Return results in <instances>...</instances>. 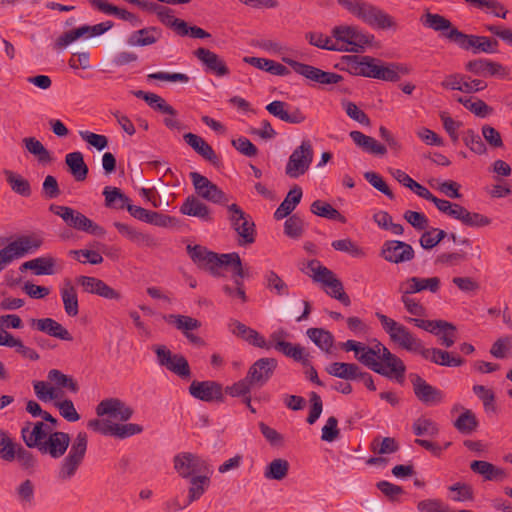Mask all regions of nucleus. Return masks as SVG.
Returning a JSON list of instances; mask_svg holds the SVG:
<instances>
[{
    "label": "nucleus",
    "instance_id": "8",
    "mask_svg": "<svg viewBox=\"0 0 512 512\" xmlns=\"http://www.w3.org/2000/svg\"><path fill=\"white\" fill-rule=\"evenodd\" d=\"M49 210L59 216L71 228L94 236H104L106 233L103 227L71 207L51 204Z\"/></svg>",
    "mask_w": 512,
    "mask_h": 512
},
{
    "label": "nucleus",
    "instance_id": "5",
    "mask_svg": "<svg viewBox=\"0 0 512 512\" xmlns=\"http://www.w3.org/2000/svg\"><path fill=\"white\" fill-rule=\"evenodd\" d=\"M348 69L351 73L384 81H397L398 72L393 66H383L381 61L370 56H348Z\"/></svg>",
    "mask_w": 512,
    "mask_h": 512
},
{
    "label": "nucleus",
    "instance_id": "2",
    "mask_svg": "<svg viewBox=\"0 0 512 512\" xmlns=\"http://www.w3.org/2000/svg\"><path fill=\"white\" fill-rule=\"evenodd\" d=\"M346 351H353L361 364L389 379L402 383L406 372L404 362L380 341L374 340L371 346L355 340H347L341 344Z\"/></svg>",
    "mask_w": 512,
    "mask_h": 512
},
{
    "label": "nucleus",
    "instance_id": "11",
    "mask_svg": "<svg viewBox=\"0 0 512 512\" xmlns=\"http://www.w3.org/2000/svg\"><path fill=\"white\" fill-rule=\"evenodd\" d=\"M189 177L198 197L219 205H227L229 198L216 184L198 172H190Z\"/></svg>",
    "mask_w": 512,
    "mask_h": 512
},
{
    "label": "nucleus",
    "instance_id": "43",
    "mask_svg": "<svg viewBox=\"0 0 512 512\" xmlns=\"http://www.w3.org/2000/svg\"><path fill=\"white\" fill-rule=\"evenodd\" d=\"M61 270V261L52 255L34 258V275H54Z\"/></svg>",
    "mask_w": 512,
    "mask_h": 512
},
{
    "label": "nucleus",
    "instance_id": "49",
    "mask_svg": "<svg viewBox=\"0 0 512 512\" xmlns=\"http://www.w3.org/2000/svg\"><path fill=\"white\" fill-rule=\"evenodd\" d=\"M189 479L190 487L188 490V501L185 506L190 505L192 502L200 499V497L205 493L210 483V478L207 475L193 476Z\"/></svg>",
    "mask_w": 512,
    "mask_h": 512
},
{
    "label": "nucleus",
    "instance_id": "42",
    "mask_svg": "<svg viewBox=\"0 0 512 512\" xmlns=\"http://www.w3.org/2000/svg\"><path fill=\"white\" fill-rule=\"evenodd\" d=\"M65 162L76 181H84L88 175V167L83 154L79 151L68 153Z\"/></svg>",
    "mask_w": 512,
    "mask_h": 512
},
{
    "label": "nucleus",
    "instance_id": "13",
    "mask_svg": "<svg viewBox=\"0 0 512 512\" xmlns=\"http://www.w3.org/2000/svg\"><path fill=\"white\" fill-rule=\"evenodd\" d=\"M223 266H232L233 274L239 277H246L241 259L238 253H228V254H217L212 252L207 254L205 261L200 265V268L207 269L214 276L218 275V268Z\"/></svg>",
    "mask_w": 512,
    "mask_h": 512
},
{
    "label": "nucleus",
    "instance_id": "18",
    "mask_svg": "<svg viewBox=\"0 0 512 512\" xmlns=\"http://www.w3.org/2000/svg\"><path fill=\"white\" fill-rule=\"evenodd\" d=\"M83 291L89 294H95L107 300L119 301L122 298L121 293L110 287L103 280L93 276H79L76 278Z\"/></svg>",
    "mask_w": 512,
    "mask_h": 512
},
{
    "label": "nucleus",
    "instance_id": "33",
    "mask_svg": "<svg viewBox=\"0 0 512 512\" xmlns=\"http://www.w3.org/2000/svg\"><path fill=\"white\" fill-rule=\"evenodd\" d=\"M470 469L488 481H502L507 478V473L503 468L497 467L490 462L475 460L471 462Z\"/></svg>",
    "mask_w": 512,
    "mask_h": 512
},
{
    "label": "nucleus",
    "instance_id": "9",
    "mask_svg": "<svg viewBox=\"0 0 512 512\" xmlns=\"http://www.w3.org/2000/svg\"><path fill=\"white\" fill-rule=\"evenodd\" d=\"M314 157V151L310 140H303L293 150L285 166V174L291 179L303 176L310 168Z\"/></svg>",
    "mask_w": 512,
    "mask_h": 512
},
{
    "label": "nucleus",
    "instance_id": "37",
    "mask_svg": "<svg viewBox=\"0 0 512 512\" xmlns=\"http://www.w3.org/2000/svg\"><path fill=\"white\" fill-rule=\"evenodd\" d=\"M349 136L364 152L373 155H384L387 152L384 145L378 143L373 137L367 136L360 131L353 130L349 133Z\"/></svg>",
    "mask_w": 512,
    "mask_h": 512
},
{
    "label": "nucleus",
    "instance_id": "15",
    "mask_svg": "<svg viewBox=\"0 0 512 512\" xmlns=\"http://www.w3.org/2000/svg\"><path fill=\"white\" fill-rule=\"evenodd\" d=\"M174 468L182 478L189 479L207 470V464L201 457L184 452L174 457Z\"/></svg>",
    "mask_w": 512,
    "mask_h": 512
},
{
    "label": "nucleus",
    "instance_id": "56",
    "mask_svg": "<svg viewBox=\"0 0 512 512\" xmlns=\"http://www.w3.org/2000/svg\"><path fill=\"white\" fill-rule=\"evenodd\" d=\"M413 433L416 436H436L439 433V428L436 422L430 418L419 417L412 424Z\"/></svg>",
    "mask_w": 512,
    "mask_h": 512
},
{
    "label": "nucleus",
    "instance_id": "64",
    "mask_svg": "<svg viewBox=\"0 0 512 512\" xmlns=\"http://www.w3.org/2000/svg\"><path fill=\"white\" fill-rule=\"evenodd\" d=\"M342 106L351 119L354 121L364 125V126H370L371 121L368 115L362 111L355 103L350 101H345L342 103Z\"/></svg>",
    "mask_w": 512,
    "mask_h": 512
},
{
    "label": "nucleus",
    "instance_id": "27",
    "mask_svg": "<svg viewBox=\"0 0 512 512\" xmlns=\"http://www.w3.org/2000/svg\"><path fill=\"white\" fill-rule=\"evenodd\" d=\"M421 22L425 27L439 32L441 37L453 43L456 42V39L452 34L454 32H461L453 26L450 20L440 14L427 12L421 18Z\"/></svg>",
    "mask_w": 512,
    "mask_h": 512
},
{
    "label": "nucleus",
    "instance_id": "38",
    "mask_svg": "<svg viewBox=\"0 0 512 512\" xmlns=\"http://www.w3.org/2000/svg\"><path fill=\"white\" fill-rule=\"evenodd\" d=\"M303 192L301 187L295 185L286 195L284 201L278 206L274 212V218L281 220L292 213L296 206L300 203Z\"/></svg>",
    "mask_w": 512,
    "mask_h": 512
},
{
    "label": "nucleus",
    "instance_id": "14",
    "mask_svg": "<svg viewBox=\"0 0 512 512\" xmlns=\"http://www.w3.org/2000/svg\"><path fill=\"white\" fill-rule=\"evenodd\" d=\"M457 44L461 49L472 50L474 54L494 53L497 51L498 42L486 36L468 35L463 32H454Z\"/></svg>",
    "mask_w": 512,
    "mask_h": 512
},
{
    "label": "nucleus",
    "instance_id": "36",
    "mask_svg": "<svg viewBox=\"0 0 512 512\" xmlns=\"http://www.w3.org/2000/svg\"><path fill=\"white\" fill-rule=\"evenodd\" d=\"M465 69L477 76L486 77L500 74L503 66L488 59H476L467 62Z\"/></svg>",
    "mask_w": 512,
    "mask_h": 512
},
{
    "label": "nucleus",
    "instance_id": "24",
    "mask_svg": "<svg viewBox=\"0 0 512 512\" xmlns=\"http://www.w3.org/2000/svg\"><path fill=\"white\" fill-rule=\"evenodd\" d=\"M189 393L192 397L204 402L221 401L223 399L222 385L210 380H194L189 386Z\"/></svg>",
    "mask_w": 512,
    "mask_h": 512
},
{
    "label": "nucleus",
    "instance_id": "30",
    "mask_svg": "<svg viewBox=\"0 0 512 512\" xmlns=\"http://www.w3.org/2000/svg\"><path fill=\"white\" fill-rule=\"evenodd\" d=\"M229 329L234 335L241 337L255 347L265 349L271 348V346L266 342L265 338L259 332L237 320L231 321L229 324Z\"/></svg>",
    "mask_w": 512,
    "mask_h": 512
},
{
    "label": "nucleus",
    "instance_id": "52",
    "mask_svg": "<svg viewBox=\"0 0 512 512\" xmlns=\"http://www.w3.org/2000/svg\"><path fill=\"white\" fill-rule=\"evenodd\" d=\"M283 61L287 63L289 66H291L297 74L302 75L303 77L311 81L317 83L319 82L321 76L320 74L322 73L321 69L295 61L290 58H283Z\"/></svg>",
    "mask_w": 512,
    "mask_h": 512
},
{
    "label": "nucleus",
    "instance_id": "61",
    "mask_svg": "<svg viewBox=\"0 0 512 512\" xmlns=\"http://www.w3.org/2000/svg\"><path fill=\"white\" fill-rule=\"evenodd\" d=\"M303 230L304 221L299 215L294 214L286 219L284 223V232L288 237L298 239L302 236Z\"/></svg>",
    "mask_w": 512,
    "mask_h": 512
},
{
    "label": "nucleus",
    "instance_id": "20",
    "mask_svg": "<svg viewBox=\"0 0 512 512\" xmlns=\"http://www.w3.org/2000/svg\"><path fill=\"white\" fill-rule=\"evenodd\" d=\"M441 86L447 90H457L470 94L485 89L487 84L479 79H471V77L464 74L453 73L444 78Z\"/></svg>",
    "mask_w": 512,
    "mask_h": 512
},
{
    "label": "nucleus",
    "instance_id": "21",
    "mask_svg": "<svg viewBox=\"0 0 512 512\" xmlns=\"http://www.w3.org/2000/svg\"><path fill=\"white\" fill-rule=\"evenodd\" d=\"M277 365L275 358H260L251 365L247 376L257 388H261L270 380Z\"/></svg>",
    "mask_w": 512,
    "mask_h": 512
},
{
    "label": "nucleus",
    "instance_id": "55",
    "mask_svg": "<svg viewBox=\"0 0 512 512\" xmlns=\"http://www.w3.org/2000/svg\"><path fill=\"white\" fill-rule=\"evenodd\" d=\"M478 421L475 414L466 409L460 416L455 420L454 427L462 434H471L476 430Z\"/></svg>",
    "mask_w": 512,
    "mask_h": 512
},
{
    "label": "nucleus",
    "instance_id": "6",
    "mask_svg": "<svg viewBox=\"0 0 512 512\" xmlns=\"http://www.w3.org/2000/svg\"><path fill=\"white\" fill-rule=\"evenodd\" d=\"M304 272L312 277L315 282L321 283L326 287V293L340 301L344 306H349L351 300L344 291L342 282L327 267L322 265L320 261L313 259L308 261Z\"/></svg>",
    "mask_w": 512,
    "mask_h": 512
},
{
    "label": "nucleus",
    "instance_id": "26",
    "mask_svg": "<svg viewBox=\"0 0 512 512\" xmlns=\"http://www.w3.org/2000/svg\"><path fill=\"white\" fill-rule=\"evenodd\" d=\"M439 288L440 279L438 277L420 278L413 276L400 282L398 286V292L401 294L412 295L424 290H428L432 293H436Z\"/></svg>",
    "mask_w": 512,
    "mask_h": 512
},
{
    "label": "nucleus",
    "instance_id": "59",
    "mask_svg": "<svg viewBox=\"0 0 512 512\" xmlns=\"http://www.w3.org/2000/svg\"><path fill=\"white\" fill-rule=\"evenodd\" d=\"M457 101L478 117H486L491 110L490 107L480 99L473 100L472 97H458Z\"/></svg>",
    "mask_w": 512,
    "mask_h": 512
},
{
    "label": "nucleus",
    "instance_id": "58",
    "mask_svg": "<svg viewBox=\"0 0 512 512\" xmlns=\"http://www.w3.org/2000/svg\"><path fill=\"white\" fill-rule=\"evenodd\" d=\"M462 140L464 144L474 153L482 155L487 151L486 145L481 136L473 129H468L463 133Z\"/></svg>",
    "mask_w": 512,
    "mask_h": 512
},
{
    "label": "nucleus",
    "instance_id": "29",
    "mask_svg": "<svg viewBox=\"0 0 512 512\" xmlns=\"http://www.w3.org/2000/svg\"><path fill=\"white\" fill-rule=\"evenodd\" d=\"M418 354L426 360L446 367H459L464 363L462 358L453 356L447 351L438 348H425L424 345Z\"/></svg>",
    "mask_w": 512,
    "mask_h": 512
},
{
    "label": "nucleus",
    "instance_id": "17",
    "mask_svg": "<svg viewBox=\"0 0 512 512\" xmlns=\"http://www.w3.org/2000/svg\"><path fill=\"white\" fill-rule=\"evenodd\" d=\"M381 256L390 263H404L411 261L415 252L412 246L399 240H388L382 245Z\"/></svg>",
    "mask_w": 512,
    "mask_h": 512
},
{
    "label": "nucleus",
    "instance_id": "7",
    "mask_svg": "<svg viewBox=\"0 0 512 512\" xmlns=\"http://www.w3.org/2000/svg\"><path fill=\"white\" fill-rule=\"evenodd\" d=\"M375 316L393 343L406 351L419 353L423 342L412 334L406 326L380 312H376Z\"/></svg>",
    "mask_w": 512,
    "mask_h": 512
},
{
    "label": "nucleus",
    "instance_id": "39",
    "mask_svg": "<svg viewBox=\"0 0 512 512\" xmlns=\"http://www.w3.org/2000/svg\"><path fill=\"white\" fill-rule=\"evenodd\" d=\"M114 226L121 235L137 245L153 246L155 244V240L152 236L143 233L128 224L114 222Z\"/></svg>",
    "mask_w": 512,
    "mask_h": 512
},
{
    "label": "nucleus",
    "instance_id": "46",
    "mask_svg": "<svg viewBox=\"0 0 512 512\" xmlns=\"http://www.w3.org/2000/svg\"><path fill=\"white\" fill-rule=\"evenodd\" d=\"M359 369L355 363L333 362L326 367V372L344 380H355Z\"/></svg>",
    "mask_w": 512,
    "mask_h": 512
},
{
    "label": "nucleus",
    "instance_id": "44",
    "mask_svg": "<svg viewBox=\"0 0 512 512\" xmlns=\"http://www.w3.org/2000/svg\"><path fill=\"white\" fill-rule=\"evenodd\" d=\"M160 37V32L155 27L143 28L134 31L128 38L130 46H148L156 43Z\"/></svg>",
    "mask_w": 512,
    "mask_h": 512
},
{
    "label": "nucleus",
    "instance_id": "28",
    "mask_svg": "<svg viewBox=\"0 0 512 512\" xmlns=\"http://www.w3.org/2000/svg\"><path fill=\"white\" fill-rule=\"evenodd\" d=\"M32 247L29 238H19L0 250V272L14 259L22 257Z\"/></svg>",
    "mask_w": 512,
    "mask_h": 512
},
{
    "label": "nucleus",
    "instance_id": "47",
    "mask_svg": "<svg viewBox=\"0 0 512 512\" xmlns=\"http://www.w3.org/2000/svg\"><path fill=\"white\" fill-rule=\"evenodd\" d=\"M313 214L329 220H336L341 223L346 222V218L332 205L321 200H315L310 207Z\"/></svg>",
    "mask_w": 512,
    "mask_h": 512
},
{
    "label": "nucleus",
    "instance_id": "12",
    "mask_svg": "<svg viewBox=\"0 0 512 512\" xmlns=\"http://www.w3.org/2000/svg\"><path fill=\"white\" fill-rule=\"evenodd\" d=\"M153 350L156 353L157 361L160 366L165 367L167 370L182 378L190 377V366L183 355L172 354L164 345H156Z\"/></svg>",
    "mask_w": 512,
    "mask_h": 512
},
{
    "label": "nucleus",
    "instance_id": "19",
    "mask_svg": "<svg viewBox=\"0 0 512 512\" xmlns=\"http://www.w3.org/2000/svg\"><path fill=\"white\" fill-rule=\"evenodd\" d=\"M413 391L419 401L425 405H436L444 400V393L440 389L428 384L418 374H410Z\"/></svg>",
    "mask_w": 512,
    "mask_h": 512
},
{
    "label": "nucleus",
    "instance_id": "40",
    "mask_svg": "<svg viewBox=\"0 0 512 512\" xmlns=\"http://www.w3.org/2000/svg\"><path fill=\"white\" fill-rule=\"evenodd\" d=\"M134 96L143 99L152 109L162 112L167 115H177V111L169 105L161 96L145 92L143 90H137L133 92Z\"/></svg>",
    "mask_w": 512,
    "mask_h": 512
},
{
    "label": "nucleus",
    "instance_id": "16",
    "mask_svg": "<svg viewBox=\"0 0 512 512\" xmlns=\"http://www.w3.org/2000/svg\"><path fill=\"white\" fill-rule=\"evenodd\" d=\"M0 458L5 461H13L17 459L21 465L29 467L31 465V454L14 443L8 434L0 429Z\"/></svg>",
    "mask_w": 512,
    "mask_h": 512
},
{
    "label": "nucleus",
    "instance_id": "34",
    "mask_svg": "<svg viewBox=\"0 0 512 512\" xmlns=\"http://www.w3.org/2000/svg\"><path fill=\"white\" fill-rule=\"evenodd\" d=\"M37 325V329L51 337L63 340L72 341L73 336L71 333L63 327L59 322L52 318H42L37 321L34 320Z\"/></svg>",
    "mask_w": 512,
    "mask_h": 512
},
{
    "label": "nucleus",
    "instance_id": "50",
    "mask_svg": "<svg viewBox=\"0 0 512 512\" xmlns=\"http://www.w3.org/2000/svg\"><path fill=\"white\" fill-rule=\"evenodd\" d=\"M307 336L318 346L321 350L328 352L334 343L333 335L323 328H309Z\"/></svg>",
    "mask_w": 512,
    "mask_h": 512
},
{
    "label": "nucleus",
    "instance_id": "53",
    "mask_svg": "<svg viewBox=\"0 0 512 512\" xmlns=\"http://www.w3.org/2000/svg\"><path fill=\"white\" fill-rule=\"evenodd\" d=\"M47 378L50 382H53L57 388H65L72 393H77L79 390V386L73 377L62 373L57 369L50 370Z\"/></svg>",
    "mask_w": 512,
    "mask_h": 512
},
{
    "label": "nucleus",
    "instance_id": "4",
    "mask_svg": "<svg viewBox=\"0 0 512 512\" xmlns=\"http://www.w3.org/2000/svg\"><path fill=\"white\" fill-rule=\"evenodd\" d=\"M335 51L359 53L372 43L374 36L356 26L339 25L331 30Z\"/></svg>",
    "mask_w": 512,
    "mask_h": 512
},
{
    "label": "nucleus",
    "instance_id": "3",
    "mask_svg": "<svg viewBox=\"0 0 512 512\" xmlns=\"http://www.w3.org/2000/svg\"><path fill=\"white\" fill-rule=\"evenodd\" d=\"M338 3L373 29H396L394 18L371 3L363 0H339Z\"/></svg>",
    "mask_w": 512,
    "mask_h": 512
},
{
    "label": "nucleus",
    "instance_id": "25",
    "mask_svg": "<svg viewBox=\"0 0 512 512\" xmlns=\"http://www.w3.org/2000/svg\"><path fill=\"white\" fill-rule=\"evenodd\" d=\"M266 110L274 117L289 124H300L306 119L304 113L297 107L288 103L275 100L266 106Z\"/></svg>",
    "mask_w": 512,
    "mask_h": 512
},
{
    "label": "nucleus",
    "instance_id": "32",
    "mask_svg": "<svg viewBox=\"0 0 512 512\" xmlns=\"http://www.w3.org/2000/svg\"><path fill=\"white\" fill-rule=\"evenodd\" d=\"M180 212L183 215L197 217L206 222L212 221L209 207L193 195L185 199L180 207Z\"/></svg>",
    "mask_w": 512,
    "mask_h": 512
},
{
    "label": "nucleus",
    "instance_id": "62",
    "mask_svg": "<svg viewBox=\"0 0 512 512\" xmlns=\"http://www.w3.org/2000/svg\"><path fill=\"white\" fill-rule=\"evenodd\" d=\"M34 392L37 397L44 402L55 400L59 397L57 388L51 386L50 383L45 381H38L34 383Z\"/></svg>",
    "mask_w": 512,
    "mask_h": 512
},
{
    "label": "nucleus",
    "instance_id": "54",
    "mask_svg": "<svg viewBox=\"0 0 512 512\" xmlns=\"http://www.w3.org/2000/svg\"><path fill=\"white\" fill-rule=\"evenodd\" d=\"M165 320L173 324L178 330H181L183 334L198 329L201 326L200 321L190 316L170 314L165 316Z\"/></svg>",
    "mask_w": 512,
    "mask_h": 512
},
{
    "label": "nucleus",
    "instance_id": "60",
    "mask_svg": "<svg viewBox=\"0 0 512 512\" xmlns=\"http://www.w3.org/2000/svg\"><path fill=\"white\" fill-rule=\"evenodd\" d=\"M447 236L444 230L432 228L425 231L420 237V245L423 249L430 250L439 244Z\"/></svg>",
    "mask_w": 512,
    "mask_h": 512
},
{
    "label": "nucleus",
    "instance_id": "23",
    "mask_svg": "<svg viewBox=\"0 0 512 512\" xmlns=\"http://www.w3.org/2000/svg\"><path fill=\"white\" fill-rule=\"evenodd\" d=\"M96 414L99 417L107 415L113 419L125 422L132 417L133 409L119 398H106L96 406Z\"/></svg>",
    "mask_w": 512,
    "mask_h": 512
},
{
    "label": "nucleus",
    "instance_id": "1",
    "mask_svg": "<svg viewBox=\"0 0 512 512\" xmlns=\"http://www.w3.org/2000/svg\"><path fill=\"white\" fill-rule=\"evenodd\" d=\"M69 445L68 454L60 462L56 472V478L61 482L71 480L82 465L88 446L87 433L80 431L71 441L68 433L55 431L37 447L41 453L57 459L65 454Z\"/></svg>",
    "mask_w": 512,
    "mask_h": 512
},
{
    "label": "nucleus",
    "instance_id": "22",
    "mask_svg": "<svg viewBox=\"0 0 512 512\" xmlns=\"http://www.w3.org/2000/svg\"><path fill=\"white\" fill-rule=\"evenodd\" d=\"M195 57L202 63L204 70L217 77H224L230 74L226 62L215 52L200 47L194 51Z\"/></svg>",
    "mask_w": 512,
    "mask_h": 512
},
{
    "label": "nucleus",
    "instance_id": "51",
    "mask_svg": "<svg viewBox=\"0 0 512 512\" xmlns=\"http://www.w3.org/2000/svg\"><path fill=\"white\" fill-rule=\"evenodd\" d=\"M289 471V463L285 459H274L265 468L264 477L269 480H282Z\"/></svg>",
    "mask_w": 512,
    "mask_h": 512
},
{
    "label": "nucleus",
    "instance_id": "57",
    "mask_svg": "<svg viewBox=\"0 0 512 512\" xmlns=\"http://www.w3.org/2000/svg\"><path fill=\"white\" fill-rule=\"evenodd\" d=\"M370 448L376 454H392L399 450V444L392 437H377L371 442Z\"/></svg>",
    "mask_w": 512,
    "mask_h": 512
},
{
    "label": "nucleus",
    "instance_id": "63",
    "mask_svg": "<svg viewBox=\"0 0 512 512\" xmlns=\"http://www.w3.org/2000/svg\"><path fill=\"white\" fill-rule=\"evenodd\" d=\"M309 44L330 51H335L336 46L334 45L333 39L320 32H308L305 36Z\"/></svg>",
    "mask_w": 512,
    "mask_h": 512
},
{
    "label": "nucleus",
    "instance_id": "31",
    "mask_svg": "<svg viewBox=\"0 0 512 512\" xmlns=\"http://www.w3.org/2000/svg\"><path fill=\"white\" fill-rule=\"evenodd\" d=\"M60 296L65 313L69 317H76L79 313V302L76 287L70 279H65L60 287Z\"/></svg>",
    "mask_w": 512,
    "mask_h": 512
},
{
    "label": "nucleus",
    "instance_id": "41",
    "mask_svg": "<svg viewBox=\"0 0 512 512\" xmlns=\"http://www.w3.org/2000/svg\"><path fill=\"white\" fill-rule=\"evenodd\" d=\"M105 197V206L110 209L122 210L127 209L130 204V198L125 195L120 188L113 186H106L103 189Z\"/></svg>",
    "mask_w": 512,
    "mask_h": 512
},
{
    "label": "nucleus",
    "instance_id": "35",
    "mask_svg": "<svg viewBox=\"0 0 512 512\" xmlns=\"http://www.w3.org/2000/svg\"><path fill=\"white\" fill-rule=\"evenodd\" d=\"M184 140L205 160L212 164H216L218 162V157L215 151L202 137L189 132L184 135Z\"/></svg>",
    "mask_w": 512,
    "mask_h": 512
},
{
    "label": "nucleus",
    "instance_id": "10",
    "mask_svg": "<svg viewBox=\"0 0 512 512\" xmlns=\"http://www.w3.org/2000/svg\"><path fill=\"white\" fill-rule=\"evenodd\" d=\"M228 219L231 226L240 237L241 245L252 244L255 241V224L239 205H227Z\"/></svg>",
    "mask_w": 512,
    "mask_h": 512
},
{
    "label": "nucleus",
    "instance_id": "45",
    "mask_svg": "<svg viewBox=\"0 0 512 512\" xmlns=\"http://www.w3.org/2000/svg\"><path fill=\"white\" fill-rule=\"evenodd\" d=\"M154 13L158 16V19L162 24H164L167 27L172 28L177 34L179 30H182L186 33V30H184L185 27V21L179 18H176L173 14V10L167 6H163L157 3L155 9L153 10Z\"/></svg>",
    "mask_w": 512,
    "mask_h": 512
},
{
    "label": "nucleus",
    "instance_id": "48",
    "mask_svg": "<svg viewBox=\"0 0 512 512\" xmlns=\"http://www.w3.org/2000/svg\"><path fill=\"white\" fill-rule=\"evenodd\" d=\"M264 286L277 296H288L289 287L284 280L273 270H268L264 274Z\"/></svg>",
    "mask_w": 512,
    "mask_h": 512
}]
</instances>
